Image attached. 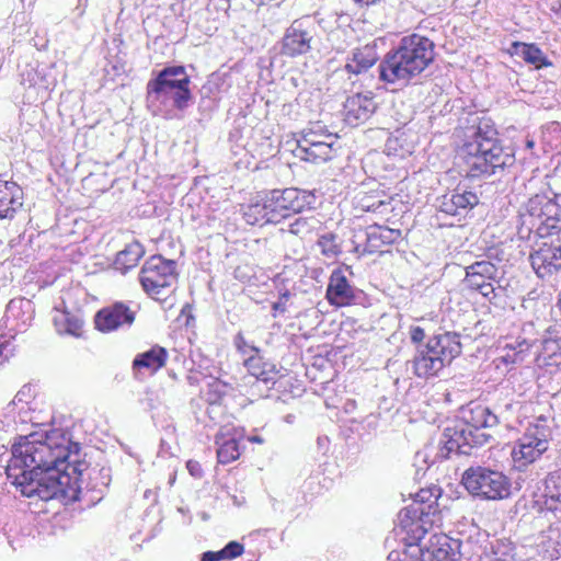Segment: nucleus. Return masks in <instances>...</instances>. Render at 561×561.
<instances>
[{
  "label": "nucleus",
  "instance_id": "obj_16",
  "mask_svg": "<svg viewBox=\"0 0 561 561\" xmlns=\"http://www.w3.org/2000/svg\"><path fill=\"white\" fill-rule=\"evenodd\" d=\"M423 504L412 502L399 513V525L408 535V545H420L427 530L425 525L433 524L432 516L424 511Z\"/></svg>",
  "mask_w": 561,
  "mask_h": 561
},
{
  "label": "nucleus",
  "instance_id": "obj_18",
  "mask_svg": "<svg viewBox=\"0 0 561 561\" xmlns=\"http://www.w3.org/2000/svg\"><path fill=\"white\" fill-rule=\"evenodd\" d=\"M134 321L135 312L121 301L100 309L94 317L95 328L103 333L130 327Z\"/></svg>",
  "mask_w": 561,
  "mask_h": 561
},
{
  "label": "nucleus",
  "instance_id": "obj_53",
  "mask_svg": "<svg viewBox=\"0 0 561 561\" xmlns=\"http://www.w3.org/2000/svg\"><path fill=\"white\" fill-rule=\"evenodd\" d=\"M514 407V403L512 400L507 402H497L494 407L495 411H497L500 414H503L505 412H510Z\"/></svg>",
  "mask_w": 561,
  "mask_h": 561
},
{
  "label": "nucleus",
  "instance_id": "obj_3",
  "mask_svg": "<svg viewBox=\"0 0 561 561\" xmlns=\"http://www.w3.org/2000/svg\"><path fill=\"white\" fill-rule=\"evenodd\" d=\"M499 423L500 416L488 407L469 405L462 410L459 421L444 430L436 457L444 460L453 453L472 455L474 449L481 448L492 439L488 431L496 427Z\"/></svg>",
  "mask_w": 561,
  "mask_h": 561
},
{
  "label": "nucleus",
  "instance_id": "obj_11",
  "mask_svg": "<svg viewBox=\"0 0 561 561\" xmlns=\"http://www.w3.org/2000/svg\"><path fill=\"white\" fill-rule=\"evenodd\" d=\"M5 317L11 325L8 332L0 331V365L13 355L18 335L32 327L35 306L30 299L14 298L7 306Z\"/></svg>",
  "mask_w": 561,
  "mask_h": 561
},
{
  "label": "nucleus",
  "instance_id": "obj_29",
  "mask_svg": "<svg viewBox=\"0 0 561 561\" xmlns=\"http://www.w3.org/2000/svg\"><path fill=\"white\" fill-rule=\"evenodd\" d=\"M512 56L522 58L526 64L533 65L535 69L552 67V61L534 43L513 42L508 48Z\"/></svg>",
  "mask_w": 561,
  "mask_h": 561
},
{
  "label": "nucleus",
  "instance_id": "obj_19",
  "mask_svg": "<svg viewBox=\"0 0 561 561\" xmlns=\"http://www.w3.org/2000/svg\"><path fill=\"white\" fill-rule=\"evenodd\" d=\"M359 293L356 287L351 285L342 268L332 271L325 293V298L331 306H350L355 302Z\"/></svg>",
  "mask_w": 561,
  "mask_h": 561
},
{
  "label": "nucleus",
  "instance_id": "obj_55",
  "mask_svg": "<svg viewBox=\"0 0 561 561\" xmlns=\"http://www.w3.org/2000/svg\"><path fill=\"white\" fill-rule=\"evenodd\" d=\"M302 133L330 134V133L327 130L325 126H322V125H320V124H316V125H313L312 127H310V128H308V129L304 130Z\"/></svg>",
  "mask_w": 561,
  "mask_h": 561
},
{
  "label": "nucleus",
  "instance_id": "obj_50",
  "mask_svg": "<svg viewBox=\"0 0 561 561\" xmlns=\"http://www.w3.org/2000/svg\"><path fill=\"white\" fill-rule=\"evenodd\" d=\"M301 138H311L314 140H330L336 141L337 136L335 134H317V133H302Z\"/></svg>",
  "mask_w": 561,
  "mask_h": 561
},
{
  "label": "nucleus",
  "instance_id": "obj_33",
  "mask_svg": "<svg viewBox=\"0 0 561 561\" xmlns=\"http://www.w3.org/2000/svg\"><path fill=\"white\" fill-rule=\"evenodd\" d=\"M242 213L245 222L249 225L264 226L266 224H273L270 207L264 196L260 201L243 206Z\"/></svg>",
  "mask_w": 561,
  "mask_h": 561
},
{
  "label": "nucleus",
  "instance_id": "obj_17",
  "mask_svg": "<svg viewBox=\"0 0 561 561\" xmlns=\"http://www.w3.org/2000/svg\"><path fill=\"white\" fill-rule=\"evenodd\" d=\"M531 266L540 278L551 277L561 270L560 240L551 243L543 242L530 254Z\"/></svg>",
  "mask_w": 561,
  "mask_h": 561
},
{
  "label": "nucleus",
  "instance_id": "obj_38",
  "mask_svg": "<svg viewBox=\"0 0 561 561\" xmlns=\"http://www.w3.org/2000/svg\"><path fill=\"white\" fill-rule=\"evenodd\" d=\"M337 236L328 232L319 237L318 245L321 249V252L327 257H335L341 253L340 244L336 242Z\"/></svg>",
  "mask_w": 561,
  "mask_h": 561
},
{
  "label": "nucleus",
  "instance_id": "obj_1",
  "mask_svg": "<svg viewBox=\"0 0 561 561\" xmlns=\"http://www.w3.org/2000/svg\"><path fill=\"white\" fill-rule=\"evenodd\" d=\"M80 445L68 433L50 423H37V497L78 500L83 482L84 461H79Z\"/></svg>",
  "mask_w": 561,
  "mask_h": 561
},
{
  "label": "nucleus",
  "instance_id": "obj_45",
  "mask_svg": "<svg viewBox=\"0 0 561 561\" xmlns=\"http://www.w3.org/2000/svg\"><path fill=\"white\" fill-rule=\"evenodd\" d=\"M484 561H514V557L507 547L497 546L491 554L485 556Z\"/></svg>",
  "mask_w": 561,
  "mask_h": 561
},
{
  "label": "nucleus",
  "instance_id": "obj_36",
  "mask_svg": "<svg viewBox=\"0 0 561 561\" xmlns=\"http://www.w3.org/2000/svg\"><path fill=\"white\" fill-rule=\"evenodd\" d=\"M442 490L437 486L422 489L415 494L414 503L423 504L424 511L427 512L431 516H434L437 513V501L440 496Z\"/></svg>",
  "mask_w": 561,
  "mask_h": 561
},
{
  "label": "nucleus",
  "instance_id": "obj_22",
  "mask_svg": "<svg viewBox=\"0 0 561 561\" xmlns=\"http://www.w3.org/2000/svg\"><path fill=\"white\" fill-rule=\"evenodd\" d=\"M420 550V561H455L453 550L454 538L446 535H433L426 543L416 545Z\"/></svg>",
  "mask_w": 561,
  "mask_h": 561
},
{
  "label": "nucleus",
  "instance_id": "obj_5",
  "mask_svg": "<svg viewBox=\"0 0 561 561\" xmlns=\"http://www.w3.org/2000/svg\"><path fill=\"white\" fill-rule=\"evenodd\" d=\"M425 331L421 327H411L410 339L419 344L416 354L411 360L413 373L419 378L436 376L445 366L458 357L462 352L460 334L444 332L430 337L427 343L421 344Z\"/></svg>",
  "mask_w": 561,
  "mask_h": 561
},
{
  "label": "nucleus",
  "instance_id": "obj_54",
  "mask_svg": "<svg viewBox=\"0 0 561 561\" xmlns=\"http://www.w3.org/2000/svg\"><path fill=\"white\" fill-rule=\"evenodd\" d=\"M272 309L274 310L273 317H276V312L284 313L286 311V304L285 301H282V299H278L273 302Z\"/></svg>",
  "mask_w": 561,
  "mask_h": 561
},
{
  "label": "nucleus",
  "instance_id": "obj_21",
  "mask_svg": "<svg viewBox=\"0 0 561 561\" xmlns=\"http://www.w3.org/2000/svg\"><path fill=\"white\" fill-rule=\"evenodd\" d=\"M336 141L300 138L297 140L296 156L312 163H324L333 159Z\"/></svg>",
  "mask_w": 561,
  "mask_h": 561
},
{
  "label": "nucleus",
  "instance_id": "obj_39",
  "mask_svg": "<svg viewBox=\"0 0 561 561\" xmlns=\"http://www.w3.org/2000/svg\"><path fill=\"white\" fill-rule=\"evenodd\" d=\"M453 550L455 552V561H459L461 558L470 560L474 556L479 554V546L473 545L469 539L467 540H460V539H454Z\"/></svg>",
  "mask_w": 561,
  "mask_h": 561
},
{
  "label": "nucleus",
  "instance_id": "obj_52",
  "mask_svg": "<svg viewBox=\"0 0 561 561\" xmlns=\"http://www.w3.org/2000/svg\"><path fill=\"white\" fill-rule=\"evenodd\" d=\"M225 560L222 551H206L202 554L201 561H221Z\"/></svg>",
  "mask_w": 561,
  "mask_h": 561
},
{
  "label": "nucleus",
  "instance_id": "obj_25",
  "mask_svg": "<svg viewBox=\"0 0 561 561\" xmlns=\"http://www.w3.org/2000/svg\"><path fill=\"white\" fill-rule=\"evenodd\" d=\"M542 501H537L541 511L561 514V469L550 472L543 481Z\"/></svg>",
  "mask_w": 561,
  "mask_h": 561
},
{
  "label": "nucleus",
  "instance_id": "obj_58",
  "mask_svg": "<svg viewBox=\"0 0 561 561\" xmlns=\"http://www.w3.org/2000/svg\"><path fill=\"white\" fill-rule=\"evenodd\" d=\"M381 205H385V202L379 201V203H378V207H379V206H381Z\"/></svg>",
  "mask_w": 561,
  "mask_h": 561
},
{
  "label": "nucleus",
  "instance_id": "obj_46",
  "mask_svg": "<svg viewBox=\"0 0 561 561\" xmlns=\"http://www.w3.org/2000/svg\"><path fill=\"white\" fill-rule=\"evenodd\" d=\"M221 551H222L225 560H232V559L240 557L243 553L244 547L239 541L232 540V541H229L221 549Z\"/></svg>",
  "mask_w": 561,
  "mask_h": 561
},
{
  "label": "nucleus",
  "instance_id": "obj_42",
  "mask_svg": "<svg viewBox=\"0 0 561 561\" xmlns=\"http://www.w3.org/2000/svg\"><path fill=\"white\" fill-rule=\"evenodd\" d=\"M341 16L337 12L330 13L328 16H323L322 13L316 12L312 15H304L302 18H309L314 21V34H318V28L324 32L329 31L333 24L337 22V18Z\"/></svg>",
  "mask_w": 561,
  "mask_h": 561
},
{
  "label": "nucleus",
  "instance_id": "obj_12",
  "mask_svg": "<svg viewBox=\"0 0 561 561\" xmlns=\"http://www.w3.org/2000/svg\"><path fill=\"white\" fill-rule=\"evenodd\" d=\"M270 207L273 224H278L291 214L301 213L306 208H314L317 195L313 191L287 187L275 188L264 193Z\"/></svg>",
  "mask_w": 561,
  "mask_h": 561
},
{
  "label": "nucleus",
  "instance_id": "obj_35",
  "mask_svg": "<svg viewBox=\"0 0 561 561\" xmlns=\"http://www.w3.org/2000/svg\"><path fill=\"white\" fill-rule=\"evenodd\" d=\"M54 322L59 332H65L73 336H79L83 327V320L81 318L66 311L56 316Z\"/></svg>",
  "mask_w": 561,
  "mask_h": 561
},
{
  "label": "nucleus",
  "instance_id": "obj_56",
  "mask_svg": "<svg viewBox=\"0 0 561 561\" xmlns=\"http://www.w3.org/2000/svg\"><path fill=\"white\" fill-rule=\"evenodd\" d=\"M247 439H248V442L253 443V444H263L265 442L264 438L260 435H251V436H248Z\"/></svg>",
  "mask_w": 561,
  "mask_h": 561
},
{
  "label": "nucleus",
  "instance_id": "obj_48",
  "mask_svg": "<svg viewBox=\"0 0 561 561\" xmlns=\"http://www.w3.org/2000/svg\"><path fill=\"white\" fill-rule=\"evenodd\" d=\"M494 280H486L480 287L476 288L474 290L479 291L484 298H486L490 302H493V300L496 297L495 288L493 286Z\"/></svg>",
  "mask_w": 561,
  "mask_h": 561
},
{
  "label": "nucleus",
  "instance_id": "obj_49",
  "mask_svg": "<svg viewBox=\"0 0 561 561\" xmlns=\"http://www.w3.org/2000/svg\"><path fill=\"white\" fill-rule=\"evenodd\" d=\"M237 350L243 354V355H251L250 353H252L250 351V346L247 342V340L244 339L243 334L242 333H238L236 336H234V341H233Z\"/></svg>",
  "mask_w": 561,
  "mask_h": 561
},
{
  "label": "nucleus",
  "instance_id": "obj_34",
  "mask_svg": "<svg viewBox=\"0 0 561 561\" xmlns=\"http://www.w3.org/2000/svg\"><path fill=\"white\" fill-rule=\"evenodd\" d=\"M144 254V247L138 241H134L127 244L124 250L117 253L114 262L115 267L123 273H126L128 270L137 265Z\"/></svg>",
  "mask_w": 561,
  "mask_h": 561
},
{
  "label": "nucleus",
  "instance_id": "obj_8",
  "mask_svg": "<svg viewBox=\"0 0 561 561\" xmlns=\"http://www.w3.org/2000/svg\"><path fill=\"white\" fill-rule=\"evenodd\" d=\"M35 432L20 436L12 446V457L7 466L8 479L20 492L21 496L35 495Z\"/></svg>",
  "mask_w": 561,
  "mask_h": 561
},
{
  "label": "nucleus",
  "instance_id": "obj_24",
  "mask_svg": "<svg viewBox=\"0 0 561 561\" xmlns=\"http://www.w3.org/2000/svg\"><path fill=\"white\" fill-rule=\"evenodd\" d=\"M479 204V197L471 191H460V187L450 193L443 195L439 201L438 209L447 215L457 216L461 210L472 209Z\"/></svg>",
  "mask_w": 561,
  "mask_h": 561
},
{
  "label": "nucleus",
  "instance_id": "obj_15",
  "mask_svg": "<svg viewBox=\"0 0 561 561\" xmlns=\"http://www.w3.org/2000/svg\"><path fill=\"white\" fill-rule=\"evenodd\" d=\"M20 85L15 99L20 104L21 124L32 127L35 121V68L31 64H19Z\"/></svg>",
  "mask_w": 561,
  "mask_h": 561
},
{
  "label": "nucleus",
  "instance_id": "obj_6",
  "mask_svg": "<svg viewBox=\"0 0 561 561\" xmlns=\"http://www.w3.org/2000/svg\"><path fill=\"white\" fill-rule=\"evenodd\" d=\"M190 83L191 79L184 66H167L162 68L147 83V106L156 111L161 105L171 103L174 108L184 111L193 100Z\"/></svg>",
  "mask_w": 561,
  "mask_h": 561
},
{
  "label": "nucleus",
  "instance_id": "obj_37",
  "mask_svg": "<svg viewBox=\"0 0 561 561\" xmlns=\"http://www.w3.org/2000/svg\"><path fill=\"white\" fill-rule=\"evenodd\" d=\"M465 271L471 272V274H473V275L479 274L480 276H482L484 278H490L493 280L499 279L497 266L488 260L476 261L472 264L466 266Z\"/></svg>",
  "mask_w": 561,
  "mask_h": 561
},
{
  "label": "nucleus",
  "instance_id": "obj_30",
  "mask_svg": "<svg viewBox=\"0 0 561 561\" xmlns=\"http://www.w3.org/2000/svg\"><path fill=\"white\" fill-rule=\"evenodd\" d=\"M22 204V191L19 185L0 179V218L13 217Z\"/></svg>",
  "mask_w": 561,
  "mask_h": 561
},
{
  "label": "nucleus",
  "instance_id": "obj_41",
  "mask_svg": "<svg viewBox=\"0 0 561 561\" xmlns=\"http://www.w3.org/2000/svg\"><path fill=\"white\" fill-rule=\"evenodd\" d=\"M317 224L314 217H298L288 226V231L296 236H305L310 233Z\"/></svg>",
  "mask_w": 561,
  "mask_h": 561
},
{
  "label": "nucleus",
  "instance_id": "obj_14",
  "mask_svg": "<svg viewBox=\"0 0 561 561\" xmlns=\"http://www.w3.org/2000/svg\"><path fill=\"white\" fill-rule=\"evenodd\" d=\"M548 435L543 426L529 427L512 450L514 462L522 468L536 461L548 449Z\"/></svg>",
  "mask_w": 561,
  "mask_h": 561
},
{
  "label": "nucleus",
  "instance_id": "obj_2",
  "mask_svg": "<svg viewBox=\"0 0 561 561\" xmlns=\"http://www.w3.org/2000/svg\"><path fill=\"white\" fill-rule=\"evenodd\" d=\"M467 178L479 179L505 175L514 168L516 159L512 147L503 146L490 119H481L472 139L460 149Z\"/></svg>",
  "mask_w": 561,
  "mask_h": 561
},
{
  "label": "nucleus",
  "instance_id": "obj_57",
  "mask_svg": "<svg viewBox=\"0 0 561 561\" xmlns=\"http://www.w3.org/2000/svg\"><path fill=\"white\" fill-rule=\"evenodd\" d=\"M289 297H290V293L288 290H285L284 293L280 294L278 299H282V301H285V304H286L287 300L289 299Z\"/></svg>",
  "mask_w": 561,
  "mask_h": 561
},
{
  "label": "nucleus",
  "instance_id": "obj_23",
  "mask_svg": "<svg viewBox=\"0 0 561 561\" xmlns=\"http://www.w3.org/2000/svg\"><path fill=\"white\" fill-rule=\"evenodd\" d=\"M244 430L224 427L215 437L217 458L222 465L230 463L240 457L239 440L244 437Z\"/></svg>",
  "mask_w": 561,
  "mask_h": 561
},
{
  "label": "nucleus",
  "instance_id": "obj_7",
  "mask_svg": "<svg viewBox=\"0 0 561 561\" xmlns=\"http://www.w3.org/2000/svg\"><path fill=\"white\" fill-rule=\"evenodd\" d=\"M520 231L536 233L540 238L561 232V194L548 196L537 194L530 197L519 214Z\"/></svg>",
  "mask_w": 561,
  "mask_h": 561
},
{
  "label": "nucleus",
  "instance_id": "obj_47",
  "mask_svg": "<svg viewBox=\"0 0 561 561\" xmlns=\"http://www.w3.org/2000/svg\"><path fill=\"white\" fill-rule=\"evenodd\" d=\"M486 280H491V279L484 278V277L480 276L479 274L473 275V274H471V272L465 271V278L462 282L468 289L474 290L476 288L480 287V285H482Z\"/></svg>",
  "mask_w": 561,
  "mask_h": 561
},
{
  "label": "nucleus",
  "instance_id": "obj_43",
  "mask_svg": "<svg viewBox=\"0 0 561 561\" xmlns=\"http://www.w3.org/2000/svg\"><path fill=\"white\" fill-rule=\"evenodd\" d=\"M89 478L93 481L91 484L92 489L98 488L99 485L107 486L111 481L110 469L101 468L96 470L95 468L89 471Z\"/></svg>",
  "mask_w": 561,
  "mask_h": 561
},
{
  "label": "nucleus",
  "instance_id": "obj_51",
  "mask_svg": "<svg viewBox=\"0 0 561 561\" xmlns=\"http://www.w3.org/2000/svg\"><path fill=\"white\" fill-rule=\"evenodd\" d=\"M186 468L192 477L202 478L203 469L198 461L188 460L186 463Z\"/></svg>",
  "mask_w": 561,
  "mask_h": 561
},
{
  "label": "nucleus",
  "instance_id": "obj_44",
  "mask_svg": "<svg viewBox=\"0 0 561 561\" xmlns=\"http://www.w3.org/2000/svg\"><path fill=\"white\" fill-rule=\"evenodd\" d=\"M542 350L550 358L561 357V336L543 340Z\"/></svg>",
  "mask_w": 561,
  "mask_h": 561
},
{
  "label": "nucleus",
  "instance_id": "obj_20",
  "mask_svg": "<svg viewBox=\"0 0 561 561\" xmlns=\"http://www.w3.org/2000/svg\"><path fill=\"white\" fill-rule=\"evenodd\" d=\"M376 110L377 103L370 92L353 94L343 104L344 122L351 127H357L367 122Z\"/></svg>",
  "mask_w": 561,
  "mask_h": 561
},
{
  "label": "nucleus",
  "instance_id": "obj_10",
  "mask_svg": "<svg viewBox=\"0 0 561 561\" xmlns=\"http://www.w3.org/2000/svg\"><path fill=\"white\" fill-rule=\"evenodd\" d=\"M139 280L151 298L164 301L174 291L178 280L176 262L162 255H152L142 265Z\"/></svg>",
  "mask_w": 561,
  "mask_h": 561
},
{
  "label": "nucleus",
  "instance_id": "obj_26",
  "mask_svg": "<svg viewBox=\"0 0 561 561\" xmlns=\"http://www.w3.org/2000/svg\"><path fill=\"white\" fill-rule=\"evenodd\" d=\"M379 59L376 47L373 45H365L352 50L351 56L347 57V62L344 70L351 75H360L368 71Z\"/></svg>",
  "mask_w": 561,
  "mask_h": 561
},
{
  "label": "nucleus",
  "instance_id": "obj_40",
  "mask_svg": "<svg viewBox=\"0 0 561 561\" xmlns=\"http://www.w3.org/2000/svg\"><path fill=\"white\" fill-rule=\"evenodd\" d=\"M231 387L220 380H214L208 385V391L206 393L207 401L210 404H218L229 393Z\"/></svg>",
  "mask_w": 561,
  "mask_h": 561
},
{
  "label": "nucleus",
  "instance_id": "obj_27",
  "mask_svg": "<svg viewBox=\"0 0 561 561\" xmlns=\"http://www.w3.org/2000/svg\"><path fill=\"white\" fill-rule=\"evenodd\" d=\"M34 400L35 389L31 382L24 385L15 394L12 404L18 413V421L20 423L35 425Z\"/></svg>",
  "mask_w": 561,
  "mask_h": 561
},
{
  "label": "nucleus",
  "instance_id": "obj_9",
  "mask_svg": "<svg viewBox=\"0 0 561 561\" xmlns=\"http://www.w3.org/2000/svg\"><path fill=\"white\" fill-rule=\"evenodd\" d=\"M461 484L472 496L500 501L512 495L511 479L502 471L485 466H471L461 476Z\"/></svg>",
  "mask_w": 561,
  "mask_h": 561
},
{
  "label": "nucleus",
  "instance_id": "obj_13",
  "mask_svg": "<svg viewBox=\"0 0 561 561\" xmlns=\"http://www.w3.org/2000/svg\"><path fill=\"white\" fill-rule=\"evenodd\" d=\"M317 37L318 34H314V21L312 19H296L285 30L280 54L290 58L307 55L311 51Z\"/></svg>",
  "mask_w": 561,
  "mask_h": 561
},
{
  "label": "nucleus",
  "instance_id": "obj_4",
  "mask_svg": "<svg viewBox=\"0 0 561 561\" xmlns=\"http://www.w3.org/2000/svg\"><path fill=\"white\" fill-rule=\"evenodd\" d=\"M435 44L427 37L412 34L402 37L379 64V79L387 83L408 85L435 58Z\"/></svg>",
  "mask_w": 561,
  "mask_h": 561
},
{
  "label": "nucleus",
  "instance_id": "obj_32",
  "mask_svg": "<svg viewBox=\"0 0 561 561\" xmlns=\"http://www.w3.org/2000/svg\"><path fill=\"white\" fill-rule=\"evenodd\" d=\"M167 357V350L157 345L138 354L133 362V367L135 369L146 368L151 371H157L164 366Z\"/></svg>",
  "mask_w": 561,
  "mask_h": 561
},
{
  "label": "nucleus",
  "instance_id": "obj_28",
  "mask_svg": "<svg viewBox=\"0 0 561 561\" xmlns=\"http://www.w3.org/2000/svg\"><path fill=\"white\" fill-rule=\"evenodd\" d=\"M399 239H401V230L399 229H391L379 225L369 226L366 230L365 250L369 253H375L385 245L396 243Z\"/></svg>",
  "mask_w": 561,
  "mask_h": 561
},
{
  "label": "nucleus",
  "instance_id": "obj_31",
  "mask_svg": "<svg viewBox=\"0 0 561 561\" xmlns=\"http://www.w3.org/2000/svg\"><path fill=\"white\" fill-rule=\"evenodd\" d=\"M252 352L244 360L249 374L256 378V380L263 381L264 383L274 382L277 370L274 364L265 362L260 356V348L256 346H250Z\"/></svg>",
  "mask_w": 561,
  "mask_h": 561
}]
</instances>
